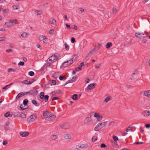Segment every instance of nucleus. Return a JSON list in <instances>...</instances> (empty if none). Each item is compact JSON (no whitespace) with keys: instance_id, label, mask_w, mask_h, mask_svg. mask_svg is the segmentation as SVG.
Segmentation results:
<instances>
[{"instance_id":"51","label":"nucleus","mask_w":150,"mask_h":150,"mask_svg":"<svg viewBox=\"0 0 150 150\" xmlns=\"http://www.w3.org/2000/svg\"><path fill=\"white\" fill-rule=\"evenodd\" d=\"M106 147V146L104 143L100 145V147L102 148H105Z\"/></svg>"},{"instance_id":"55","label":"nucleus","mask_w":150,"mask_h":150,"mask_svg":"<svg viewBox=\"0 0 150 150\" xmlns=\"http://www.w3.org/2000/svg\"><path fill=\"white\" fill-rule=\"evenodd\" d=\"M131 130V125H130L127 129L126 131L127 132Z\"/></svg>"},{"instance_id":"23","label":"nucleus","mask_w":150,"mask_h":150,"mask_svg":"<svg viewBox=\"0 0 150 150\" xmlns=\"http://www.w3.org/2000/svg\"><path fill=\"white\" fill-rule=\"evenodd\" d=\"M111 97L110 96H109L105 98L104 101L106 103H107L111 99Z\"/></svg>"},{"instance_id":"5","label":"nucleus","mask_w":150,"mask_h":150,"mask_svg":"<svg viewBox=\"0 0 150 150\" xmlns=\"http://www.w3.org/2000/svg\"><path fill=\"white\" fill-rule=\"evenodd\" d=\"M28 94H29V95L35 96L37 94L38 91L36 89H33L30 90V91H28Z\"/></svg>"},{"instance_id":"10","label":"nucleus","mask_w":150,"mask_h":150,"mask_svg":"<svg viewBox=\"0 0 150 150\" xmlns=\"http://www.w3.org/2000/svg\"><path fill=\"white\" fill-rule=\"evenodd\" d=\"M135 36H137L139 38L140 37H146L147 36V34L146 33H135Z\"/></svg>"},{"instance_id":"35","label":"nucleus","mask_w":150,"mask_h":150,"mask_svg":"<svg viewBox=\"0 0 150 150\" xmlns=\"http://www.w3.org/2000/svg\"><path fill=\"white\" fill-rule=\"evenodd\" d=\"M81 146V149L86 148L87 147V146L86 144H82L81 145H80Z\"/></svg>"},{"instance_id":"48","label":"nucleus","mask_w":150,"mask_h":150,"mask_svg":"<svg viewBox=\"0 0 150 150\" xmlns=\"http://www.w3.org/2000/svg\"><path fill=\"white\" fill-rule=\"evenodd\" d=\"M46 66H45V65H44L41 69L40 70L41 71H43L46 68Z\"/></svg>"},{"instance_id":"50","label":"nucleus","mask_w":150,"mask_h":150,"mask_svg":"<svg viewBox=\"0 0 150 150\" xmlns=\"http://www.w3.org/2000/svg\"><path fill=\"white\" fill-rule=\"evenodd\" d=\"M97 140L96 137L94 136L92 138V141L93 142H94Z\"/></svg>"},{"instance_id":"58","label":"nucleus","mask_w":150,"mask_h":150,"mask_svg":"<svg viewBox=\"0 0 150 150\" xmlns=\"http://www.w3.org/2000/svg\"><path fill=\"white\" fill-rule=\"evenodd\" d=\"M53 32H54V30L52 29H51L49 30V33H50L51 34H53Z\"/></svg>"},{"instance_id":"54","label":"nucleus","mask_w":150,"mask_h":150,"mask_svg":"<svg viewBox=\"0 0 150 150\" xmlns=\"http://www.w3.org/2000/svg\"><path fill=\"white\" fill-rule=\"evenodd\" d=\"M5 38L4 37H2L0 38V41H5Z\"/></svg>"},{"instance_id":"24","label":"nucleus","mask_w":150,"mask_h":150,"mask_svg":"<svg viewBox=\"0 0 150 150\" xmlns=\"http://www.w3.org/2000/svg\"><path fill=\"white\" fill-rule=\"evenodd\" d=\"M13 84V83L11 82L9 84L7 85L6 86H5L3 88V89L4 90H6L8 88H9L10 86L12 85Z\"/></svg>"},{"instance_id":"9","label":"nucleus","mask_w":150,"mask_h":150,"mask_svg":"<svg viewBox=\"0 0 150 150\" xmlns=\"http://www.w3.org/2000/svg\"><path fill=\"white\" fill-rule=\"evenodd\" d=\"M28 94V92H22L19 93L18 95L16 96V99H18L20 97H21L22 96H24L25 95Z\"/></svg>"},{"instance_id":"37","label":"nucleus","mask_w":150,"mask_h":150,"mask_svg":"<svg viewBox=\"0 0 150 150\" xmlns=\"http://www.w3.org/2000/svg\"><path fill=\"white\" fill-rule=\"evenodd\" d=\"M28 103V100L27 99H25L24 100L23 104L24 105H26Z\"/></svg>"},{"instance_id":"4","label":"nucleus","mask_w":150,"mask_h":150,"mask_svg":"<svg viewBox=\"0 0 150 150\" xmlns=\"http://www.w3.org/2000/svg\"><path fill=\"white\" fill-rule=\"evenodd\" d=\"M113 139L115 142H112V145L115 147H118V145L117 144V141L118 140V137L116 136H114L113 137Z\"/></svg>"},{"instance_id":"46","label":"nucleus","mask_w":150,"mask_h":150,"mask_svg":"<svg viewBox=\"0 0 150 150\" xmlns=\"http://www.w3.org/2000/svg\"><path fill=\"white\" fill-rule=\"evenodd\" d=\"M24 62H20L18 63V65L19 66H23L24 64Z\"/></svg>"},{"instance_id":"61","label":"nucleus","mask_w":150,"mask_h":150,"mask_svg":"<svg viewBox=\"0 0 150 150\" xmlns=\"http://www.w3.org/2000/svg\"><path fill=\"white\" fill-rule=\"evenodd\" d=\"M114 13H116L117 11V9L116 8H114L113 9Z\"/></svg>"},{"instance_id":"34","label":"nucleus","mask_w":150,"mask_h":150,"mask_svg":"<svg viewBox=\"0 0 150 150\" xmlns=\"http://www.w3.org/2000/svg\"><path fill=\"white\" fill-rule=\"evenodd\" d=\"M50 22L52 25H55L56 24V21L54 19H52V21H50Z\"/></svg>"},{"instance_id":"8","label":"nucleus","mask_w":150,"mask_h":150,"mask_svg":"<svg viewBox=\"0 0 150 150\" xmlns=\"http://www.w3.org/2000/svg\"><path fill=\"white\" fill-rule=\"evenodd\" d=\"M39 40L42 41L46 43L47 42V39L45 36L41 35L39 37Z\"/></svg>"},{"instance_id":"22","label":"nucleus","mask_w":150,"mask_h":150,"mask_svg":"<svg viewBox=\"0 0 150 150\" xmlns=\"http://www.w3.org/2000/svg\"><path fill=\"white\" fill-rule=\"evenodd\" d=\"M32 102L33 104L36 106H38L40 105V103L37 102L35 100H32Z\"/></svg>"},{"instance_id":"53","label":"nucleus","mask_w":150,"mask_h":150,"mask_svg":"<svg viewBox=\"0 0 150 150\" xmlns=\"http://www.w3.org/2000/svg\"><path fill=\"white\" fill-rule=\"evenodd\" d=\"M79 12H81V13H83L84 11V9L82 8H79L78 9Z\"/></svg>"},{"instance_id":"29","label":"nucleus","mask_w":150,"mask_h":150,"mask_svg":"<svg viewBox=\"0 0 150 150\" xmlns=\"http://www.w3.org/2000/svg\"><path fill=\"white\" fill-rule=\"evenodd\" d=\"M112 46V43L110 42H108L106 45V47L107 48H109Z\"/></svg>"},{"instance_id":"14","label":"nucleus","mask_w":150,"mask_h":150,"mask_svg":"<svg viewBox=\"0 0 150 150\" xmlns=\"http://www.w3.org/2000/svg\"><path fill=\"white\" fill-rule=\"evenodd\" d=\"M94 116L97 117V120L99 121L101 120L102 119V116L100 115L97 113H95Z\"/></svg>"},{"instance_id":"33","label":"nucleus","mask_w":150,"mask_h":150,"mask_svg":"<svg viewBox=\"0 0 150 150\" xmlns=\"http://www.w3.org/2000/svg\"><path fill=\"white\" fill-rule=\"evenodd\" d=\"M28 36V34L25 32L23 33L21 35V36H22L23 37L26 38Z\"/></svg>"},{"instance_id":"6","label":"nucleus","mask_w":150,"mask_h":150,"mask_svg":"<svg viewBox=\"0 0 150 150\" xmlns=\"http://www.w3.org/2000/svg\"><path fill=\"white\" fill-rule=\"evenodd\" d=\"M56 60V57L54 55H52L49 57L47 60L48 62L51 64L53 63Z\"/></svg>"},{"instance_id":"52","label":"nucleus","mask_w":150,"mask_h":150,"mask_svg":"<svg viewBox=\"0 0 150 150\" xmlns=\"http://www.w3.org/2000/svg\"><path fill=\"white\" fill-rule=\"evenodd\" d=\"M54 56L55 57H56V60L57 59L59 58L60 57V55L58 54H56L54 55Z\"/></svg>"},{"instance_id":"27","label":"nucleus","mask_w":150,"mask_h":150,"mask_svg":"<svg viewBox=\"0 0 150 150\" xmlns=\"http://www.w3.org/2000/svg\"><path fill=\"white\" fill-rule=\"evenodd\" d=\"M9 21L11 23V24H13V23H15L16 24H18V23L17 20L16 19L10 20Z\"/></svg>"},{"instance_id":"45","label":"nucleus","mask_w":150,"mask_h":150,"mask_svg":"<svg viewBox=\"0 0 150 150\" xmlns=\"http://www.w3.org/2000/svg\"><path fill=\"white\" fill-rule=\"evenodd\" d=\"M4 115L5 117H10V112H7Z\"/></svg>"},{"instance_id":"62","label":"nucleus","mask_w":150,"mask_h":150,"mask_svg":"<svg viewBox=\"0 0 150 150\" xmlns=\"http://www.w3.org/2000/svg\"><path fill=\"white\" fill-rule=\"evenodd\" d=\"M6 51L7 52H10L12 51V50L11 49H9L6 50Z\"/></svg>"},{"instance_id":"21","label":"nucleus","mask_w":150,"mask_h":150,"mask_svg":"<svg viewBox=\"0 0 150 150\" xmlns=\"http://www.w3.org/2000/svg\"><path fill=\"white\" fill-rule=\"evenodd\" d=\"M64 138L67 139H70L71 138V137L70 134H65L64 136Z\"/></svg>"},{"instance_id":"64","label":"nucleus","mask_w":150,"mask_h":150,"mask_svg":"<svg viewBox=\"0 0 150 150\" xmlns=\"http://www.w3.org/2000/svg\"><path fill=\"white\" fill-rule=\"evenodd\" d=\"M145 127L146 128H149L150 127V124H147L145 125Z\"/></svg>"},{"instance_id":"38","label":"nucleus","mask_w":150,"mask_h":150,"mask_svg":"<svg viewBox=\"0 0 150 150\" xmlns=\"http://www.w3.org/2000/svg\"><path fill=\"white\" fill-rule=\"evenodd\" d=\"M66 78V76H60L59 77V79L60 80H62L63 79H65Z\"/></svg>"},{"instance_id":"31","label":"nucleus","mask_w":150,"mask_h":150,"mask_svg":"<svg viewBox=\"0 0 150 150\" xmlns=\"http://www.w3.org/2000/svg\"><path fill=\"white\" fill-rule=\"evenodd\" d=\"M49 96L48 95H45L44 97L45 102H47L48 100Z\"/></svg>"},{"instance_id":"36","label":"nucleus","mask_w":150,"mask_h":150,"mask_svg":"<svg viewBox=\"0 0 150 150\" xmlns=\"http://www.w3.org/2000/svg\"><path fill=\"white\" fill-rule=\"evenodd\" d=\"M20 115L21 117L22 118H25L26 117V114H25L21 112L20 114Z\"/></svg>"},{"instance_id":"44","label":"nucleus","mask_w":150,"mask_h":150,"mask_svg":"<svg viewBox=\"0 0 150 150\" xmlns=\"http://www.w3.org/2000/svg\"><path fill=\"white\" fill-rule=\"evenodd\" d=\"M15 71H16L15 70H14L13 68H10L8 69V72H10L11 71H12L13 72H15Z\"/></svg>"},{"instance_id":"47","label":"nucleus","mask_w":150,"mask_h":150,"mask_svg":"<svg viewBox=\"0 0 150 150\" xmlns=\"http://www.w3.org/2000/svg\"><path fill=\"white\" fill-rule=\"evenodd\" d=\"M73 82V81H72L71 79L70 80H68L66 83H65V84L64 85V86H65V85H66L68 83H72Z\"/></svg>"},{"instance_id":"56","label":"nucleus","mask_w":150,"mask_h":150,"mask_svg":"<svg viewBox=\"0 0 150 150\" xmlns=\"http://www.w3.org/2000/svg\"><path fill=\"white\" fill-rule=\"evenodd\" d=\"M144 143L143 142H137L136 143H134L133 144H142Z\"/></svg>"},{"instance_id":"20","label":"nucleus","mask_w":150,"mask_h":150,"mask_svg":"<svg viewBox=\"0 0 150 150\" xmlns=\"http://www.w3.org/2000/svg\"><path fill=\"white\" fill-rule=\"evenodd\" d=\"M73 150H79L81 149L80 145L75 146L73 148Z\"/></svg>"},{"instance_id":"11","label":"nucleus","mask_w":150,"mask_h":150,"mask_svg":"<svg viewBox=\"0 0 150 150\" xmlns=\"http://www.w3.org/2000/svg\"><path fill=\"white\" fill-rule=\"evenodd\" d=\"M96 85V84L94 83L90 84L87 87L86 89L87 90L89 91L93 88L95 87V86Z\"/></svg>"},{"instance_id":"25","label":"nucleus","mask_w":150,"mask_h":150,"mask_svg":"<svg viewBox=\"0 0 150 150\" xmlns=\"http://www.w3.org/2000/svg\"><path fill=\"white\" fill-rule=\"evenodd\" d=\"M70 61V60H69L68 61H67L66 62H64L63 63V64H62V66H63V67H66L67 66H69L68 63Z\"/></svg>"},{"instance_id":"57","label":"nucleus","mask_w":150,"mask_h":150,"mask_svg":"<svg viewBox=\"0 0 150 150\" xmlns=\"http://www.w3.org/2000/svg\"><path fill=\"white\" fill-rule=\"evenodd\" d=\"M59 98L57 97H54L52 99V101H53L59 99Z\"/></svg>"},{"instance_id":"2","label":"nucleus","mask_w":150,"mask_h":150,"mask_svg":"<svg viewBox=\"0 0 150 150\" xmlns=\"http://www.w3.org/2000/svg\"><path fill=\"white\" fill-rule=\"evenodd\" d=\"M106 124V122H104L98 124L95 127L94 130L96 131H98L102 128Z\"/></svg>"},{"instance_id":"26","label":"nucleus","mask_w":150,"mask_h":150,"mask_svg":"<svg viewBox=\"0 0 150 150\" xmlns=\"http://www.w3.org/2000/svg\"><path fill=\"white\" fill-rule=\"evenodd\" d=\"M58 138V136L56 135H52L50 137V138L52 140H55Z\"/></svg>"},{"instance_id":"40","label":"nucleus","mask_w":150,"mask_h":150,"mask_svg":"<svg viewBox=\"0 0 150 150\" xmlns=\"http://www.w3.org/2000/svg\"><path fill=\"white\" fill-rule=\"evenodd\" d=\"M84 63L83 62H81L80 65L79 66V69L80 70H81V67L84 65Z\"/></svg>"},{"instance_id":"18","label":"nucleus","mask_w":150,"mask_h":150,"mask_svg":"<svg viewBox=\"0 0 150 150\" xmlns=\"http://www.w3.org/2000/svg\"><path fill=\"white\" fill-rule=\"evenodd\" d=\"M78 58L77 55L76 54L73 55L71 57V60L73 62H74Z\"/></svg>"},{"instance_id":"43","label":"nucleus","mask_w":150,"mask_h":150,"mask_svg":"<svg viewBox=\"0 0 150 150\" xmlns=\"http://www.w3.org/2000/svg\"><path fill=\"white\" fill-rule=\"evenodd\" d=\"M28 81L27 80H25L22 81V83H23L25 84H28Z\"/></svg>"},{"instance_id":"39","label":"nucleus","mask_w":150,"mask_h":150,"mask_svg":"<svg viewBox=\"0 0 150 150\" xmlns=\"http://www.w3.org/2000/svg\"><path fill=\"white\" fill-rule=\"evenodd\" d=\"M115 122L113 121L109 123V125L111 127H113L115 125Z\"/></svg>"},{"instance_id":"49","label":"nucleus","mask_w":150,"mask_h":150,"mask_svg":"<svg viewBox=\"0 0 150 150\" xmlns=\"http://www.w3.org/2000/svg\"><path fill=\"white\" fill-rule=\"evenodd\" d=\"M75 39L74 38L72 37L71 38V43H73L75 42Z\"/></svg>"},{"instance_id":"41","label":"nucleus","mask_w":150,"mask_h":150,"mask_svg":"<svg viewBox=\"0 0 150 150\" xmlns=\"http://www.w3.org/2000/svg\"><path fill=\"white\" fill-rule=\"evenodd\" d=\"M64 45L66 50H69V46L66 43H65Z\"/></svg>"},{"instance_id":"59","label":"nucleus","mask_w":150,"mask_h":150,"mask_svg":"<svg viewBox=\"0 0 150 150\" xmlns=\"http://www.w3.org/2000/svg\"><path fill=\"white\" fill-rule=\"evenodd\" d=\"M7 143H8L6 141H4L3 142V144L4 145H5L7 144Z\"/></svg>"},{"instance_id":"12","label":"nucleus","mask_w":150,"mask_h":150,"mask_svg":"<svg viewBox=\"0 0 150 150\" xmlns=\"http://www.w3.org/2000/svg\"><path fill=\"white\" fill-rule=\"evenodd\" d=\"M138 73V70L136 69L134 72L132 74V80L136 78V76Z\"/></svg>"},{"instance_id":"19","label":"nucleus","mask_w":150,"mask_h":150,"mask_svg":"<svg viewBox=\"0 0 150 150\" xmlns=\"http://www.w3.org/2000/svg\"><path fill=\"white\" fill-rule=\"evenodd\" d=\"M144 95L148 97H150V90H148L144 91Z\"/></svg>"},{"instance_id":"17","label":"nucleus","mask_w":150,"mask_h":150,"mask_svg":"<svg viewBox=\"0 0 150 150\" xmlns=\"http://www.w3.org/2000/svg\"><path fill=\"white\" fill-rule=\"evenodd\" d=\"M13 25V24H11L9 21L8 22H6L4 25V26L6 28L10 27Z\"/></svg>"},{"instance_id":"32","label":"nucleus","mask_w":150,"mask_h":150,"mask_svg":"<svg viewBox=\"0 0 150 150\" xmlns=\"http://www.w3.org/2000/svg\"><path fill=\"white\" fill-rule=\"evenodd\" d=\"M42 11L41 10L40 11H35V14L37 15H40L42 14Z\"/></svg>"},{"instance_id":"28","label":"nucleus","mask_w":150,"mask_h":150,"mask_svg":"<svg viewBox=\"0 0 150 150\" xmlns=\"http://www.w3.org/2000/svg\"><path fill=\"white\" fill-rule=\"evenodd\" d=\"M72 97L73 99L76 100L78 99V96L77 94H75L72 96Z\"/></svg>"},{"instance_id":"63","label":"nucleus","mask_w":150,"mask_h":150,"mask_svg":"<svg viewBox=\"0 0 150 150\" xmlns=\"http://www.w3.org/2000/svg\"><path fill=\"white\" fill-rule=\"evenodd\" d=\"M76 78L75 77H73L72 78V79H71L72 81H73V82L76 80Z\"/></svg>"},{"instance_id":"16","label":"nucleus","mask_w":150,"mask_h":150,"mask_svg":"<svg viewBox=\"0 0 150 150\" xmlns=\"http://www.w3.org/2000/svg\"><path fill=\"white\" fill-rule=\"evenodd\" d=\"M69 127V124H64L60 126V127L61 128L64 129L68 128Z\"/></svg>"},{"instance_id":"15","label":"nucleus","mask_w":150,"mask_h":150,"mask_svg":"<svg viewBox=\"0 0 150 150\" xmlns=\"http://www.w3.org/2000/svg\"><path fill=\"white\" fill-rule=\"evenodd\" d=\"M20 135L22 137H25L28 135L29 133L28 132H21L20 133Z\"/></svg>"},{"instance_id":"1","label":"nucleus","mask_w":150,"mask_h":150,"mask_svg":"<svg viewBox=\"0 0 150 150\" xmlns=\"http://www.w3.org/2000/svg\"><path fill=\"white\" fill-rule=\"evenodd\" d=\"M43 115L45 119L47 120H52L56 117V116L51 112L47 111L43 112Z\"/></svg>"},{"instance_id":"3","label":"nucleus","mask_w":150,"mask_h":150,"mask_svg":"<svg viewBox=\"0 0 150 150\" xmlns=\"http://www.w3.org/2000/svg\"><path fill=\"white\" fill-rule=\"evenodd\" d=\"M37 118L36 114H33L28 118V120L30 122L34 121Z\"/></svg>"},{"instance_id":"13","label":"nucleus","mask_w":150,"mask_h":150,"mask_svg":"<svg viewBox=\"0 0 150 150\" xmlns=\"http://www.w3.org/2000/svg\"><path fill=\"white\" fill-rule=\"evenodd\" d=\"M142 115L144 117H148L150 116V112L148 110H145L142 112Z\"/></svg>"},{"instance_id":"42","label":"nucleus","mask_w":150,"mask_h":150,"mask_svg":"<svg viewBox=\"0 0 150 150\" xmlns=\"http://www.w3.org/2000/svg\"><path fill=\"white\" fill-rule=\"evenodd\" d=\"M28 75L31 76H33L34 75V73L32 71H30L28 73Z\"/></svg>"},{"instance_id":"30","label":"nucleus","mask_w":150,"mask_h":150,"mask_svg":"<svg viewBox=\"0 0 150 150\" xmlns=\"http://www.w3.org/2000/svg\"><path fill=\"white\" fill-rule=\"evenodd\" d=\"M44 93L43 92H41L40 94V97L42 99H43L44 97Z\"/></svg>"},{"instance_id":"60","label":"nucleus","mask_w":150,"mask_h":150,"mask_svg":"<svg viewBox=\"0 0 150 150\" xmlns=\"http://www.w3.org/2000/svg\"><path fill=\"white\" fill-rule=\"evenodd\" d=\"M13 7L14 9H18V6L17 5L14 6Z\"/></svg>"},{"instance_id":"7","label":"nucleus","mask_w":150,"mask_h":150,"mask_svg":"<svg viewBox=\"0 0 150 150\" xmlns=\"http://www.w3.org/2000/svg\"><path fill=\"white\" fill-rule=\"evenodd\" d=\"M91 114H89L88 115V117L84 120V123L85 124H89L91 121Z\"/></svg>"}]
</instances>
